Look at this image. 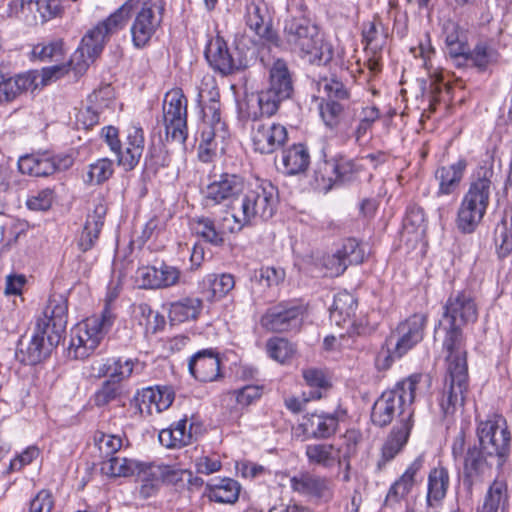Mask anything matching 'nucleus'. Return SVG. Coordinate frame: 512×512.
<instances>
[{
    "instance_id": "c03bdc74",
    "label": "nucleus",
    "mask_w": 512,
    "mask_h": 512,
    "mask_svg": "<svg viewBox=\"0 0 512 512\" xmlns=\"http://www.w3.org/2000/svg\"><path fill=\"white\" fill-rule=\"evenodd\" d=\"M498 51L486 43H479L473 51L469 52L467 61L480 70H485L488 66L495 64L499 60Z\"/></svg>"
},
{
    "instance_id": "774afa93",
    "label": "nucleus",
    "mask_w": 512,
    "mask_h": 512,
    "mask_svg": "<svg viewBox=\"0 0 512 512\" xmlns=\"http://www.w3.org/2000/svg\"><path fill=\"white\" fill-rule=\"evenodd\" d=\"M120 394V386L116 381H106L96 392L94 401L97 406H104L115 400Z\"/></svg>"
},
{
    "instance_id": "b1692460",
    "label": "nucleus",
    "mask_w": 512,
    "mask_h": 512,
    "mask_svg": "<svg viewBox=\"0 0 512 512\" xmlns=\"http://www.w3.org/2000/svg\"><path fill=\"white\" fill-rule=\"evenodd\" d=\"M423 467V458L417 457L404 473L391 485L385 498L387 506L400 503L412 490L416 476Z\"/></svg>"
},
{
    "instance_id": "c9c22d12",
    "label": "nucleus",
    "mask_w": 512,
    "mask_h": 512,
    "mask_svg": "<svg viewBox=\"0 0 512 512\" xmlns=\"http://www.w3.org/2000/svg\"><path fill=\"white\" fill-rule=\"evenodd\" d=\"M191 425L187 419L179 420L168 429L159 433L160 443L167 448H180L192 442Z\"/></svg>"
},
{
    "instance_id": "69168bd1",
    "label": "nucleus",
    "mask_w": 512,
    "mask_h": 512,
    "mask_svg": "<svg viewBox=\"0 0 512 512\" xmlns=\"http://www.w3.org/2000/svg\"><path fill=\"white\" fill-rule=\"evenodd\" d=\"M157 269L159 289L169 288L179 283L181 271L177 267L162 263Z\"/></svg>"
},
{
    "instance_id": "c756f323",
    "label": "nucleus",
    "mask_w": 512,
    "mask_h": 512,
    "mask_svg": "<svg viewBox=\"0 0 512 512\" xmlns=\"http://www.w3.org/2000/svg\"><path fill=\"white\" fill-rule=\"evenodd\" d=\"M414 422H401L396 424L385 440L381 452L383 463L389 462L406 445Z\"/></svg>"
},
{
    "instance_id": "6e6d98bb",
    "label": "nucleus",
    "mask_w": 512,
    "mask_h": 512,
    "mask_svg": "<svg viewBox=\"0 0 512 512\" xmlns=\"http://www.w3.org/2000/svg\"><path fill=\"white\" fill-rule=\"evenodd\" d=\"M343 106L336 101H325L319 105L320 116L325 125L334 129L340 123V119L343 113Z\"/></svg>"
},
{
    "instance_id": "f03ea898",
    "label": "nucleus",
    "mask_w": 512,
    "mask_h": 512,
    "mask_svg": "<svg viewBox=\"0 0 512 512\" xmlns=\"http://www.w3.org/2000/svg\"><path fill=\"white\" fill-rule=\"evenodd\" d=\"M66 324V299L61 295L51 296L43 315L37 319L31 339L28 342H19L17 359L27 365L41 362L61 342Z\"/></svg>"
},
{
    "instance_id": "bb28decb",
    "label": "nucleus",
    "mask_w": 512,
    "mask_h": 512,
    "mask_svg": "<svg viewBox=\"0 0 512 512\" xmlns=\"http://www.w3.org/2000/svg\"><path fill=\"white\" fill-rule=\"evenodd\" d=\"M450 485V475L447 468L437 466L430 470L427 480L426 503L430 508L442 505Z\"/></svg>"
},
{
    "instance_id": "de8ad7c7",
    "label": "nucleus",
    "mask_w": 512,
    "mask_h": 512,
    "mask_svg": "<svg viewBox=\"0 0 512 512\" xmlns=\"http://www.w3.org/2000/svg\"><path fill=\"white\" fill-rule=\"evenodd\" d=\"M134 317L138 324L143 327L145 334L156 332L163 324V319L146 303H141L135 307Z\"/></svg>"
},
{
    "instance_id": "e2e57ef3",
    "label": "nucleus",
    "mask_w": 512,
    "mask_h": 512,
    "mask_svg": "<svg viewBox=\"0 0 512 512\" xmlns=\"http://www.w3.org/2000/svg\"><path fill=\"white\" fill-rule=\"evenodd\" d=\"M322 264L326 270V274L331 277L340 276L348 267L338 250L325 255L322 259Z\"/></svg>"
},
{
    "instance_id": "dca6fc26",
    "label": "nucleus",
    "mask_w": 512,
    "mask_h": 512,
    "mask_svg": "<svg viewBox=\"0 0 512 512\" xmlns=\"http://www.w3.org/2000/svg\"><path fill=\"white\" fill-rule=\"evenodd\" d=\"M121 19V16L112 13L87 31L81 40V45L86 49L89 59L94 60L103 50L110 35L121 29Z\"/></svg>"
},
{
    "instance_id": "2f4dec72",
    "label": "nucleus",
    "mask_w": 512,
    "mask_h": 512,
    "mask_svg": "<svg viewBox=\"0 0 512 512\" xmlns=\"http://www.w3.org/2000/svg\"><path fill=\"white\" fill-rule=\"evenodd\" d=\"M271 91L288 99L293 93V82L287 63L283 59L273 62L269 70V87Z\"/></svg>"
},
{
    "instance_id": "79ce46f5",
    "label": "nucleus",
    "mask_w": 512,
    "mask_h": 512,
    "mask_svg": "<svg viewBox=\"0 0 512 512\" xmlns=\"http://www.w3.org/2000/svg\"><path fill=\"white\" fill-rule=\"evenodd\" d=\"M201 140L199 144V156L203 161H207V154L217 148L218 142L223 143L228 137L227 128H222V132L216 131V126L203 123L201 131Z\"/></svg>"
},
{
    "instance_id": "ea45409f",
    "label": "nucleus",
    "mask_w": 512,
    "mask_h": 512,
    "mask_svg": "<svg viewBox=\"0 0 512 512\" xmlns=\"http://www.w3.org/2000/svg\"><path fill=\"white\" fill-rule=\"evenodd\" d=\"M140 463L133 459L120 456H111L102 463V471L111 477H129L136 474Z\"/></svg>"
},
{
    "instance_id": "6e6552de",
    "label": "nucleus",
    "mask_w": 512,
    "mask_h": 512,
    "mask_svg": "<svg viewBox=\"0 0 512 512\" xmlns=\"http://www.w3.org/2000/svg\"><path fill=\"white\" fill-rule=\"evenodd\" d=\"M114 318L111 309L106 306L101 315L88 317L77 324L71 333L69 353L79 359L88 357L109 331Z\"/></svg>"
},
{
    "instance_id": "5701e85b",
    "label": "nucleus",
    "mask_w": 512,
    "mask_h": 512,
    "mask_svg": "<svg viewBox=\"0 0 512 512\" xmlns=\"http://www.w3.org/2000/svg\"><path fill=\"white\" fill-rule=\"evenodd\" d=\"M190 373L199 381L211 382L220 377V358L213 350L196 353L189 361Z\"/></svg>"
},
{
    "instance_id": "ddd939ff",
    "label": "nucleus",
    "mask_w": 512,
    "mask_h": 512,
    "mask_svg": "<svg viewBox=\"0 0 512 512\" xmlns=\"http://www.w3.org/2000/svg\"><path fill=\"white\" fill-rule=\"evenodd\" d=\"M250 139L256 153L272 154L285 145L288 132L284 125L277 122L255 121L251 127Z\"/></svg>"
},
{
    "instance_id": "09e8293b",
    "label": "nucleus",
    "mask_w": 512,
    "mask_h": 512,
    "mask_svg": "<svg viewBox=\"0 0 512 512\" xmlns=\"http://www.w3.org/2000/svg\"><path fill=\"white\" fill-rule=\"evenodd\" d=\"M269 356L277 362L286 363L295 354L296 348L287 339L274 337L266 344Z\"/></svg>"
},
{
    "instance_id": "a211bd4d",
    "label": "nucleus",
    "mask_w": 512,
    "mask_h": 512,
    "mask_svg": "<svg viewBox=\"0 0 512 512\" xmlns=\"http://www.w3.org/2000/svg\"><path fill=\"white\" fill-rule=\"evenodd\" d=\"M290 487L294 492L315 498L328 499L332 496L330 481L320 475L310 472H300L290 479Z\"/></svg>"
},
{
    "instance_id": "338daca9",
    "label": "nucleus",
    "mask_w": 512,
    "mask_h": 512,
    "mask_svg": "<svg viewBox=\"0 0 512 512\" xmlns=\"http://www.w3.org/2000/svg\"><path fill=\"white\" fill-rule=\"evenodd\" d=\"M302 374L307 385H309L312 388H320L327 390L331 386L330 378L321 369H304Z\"/></svg>"
},
{
    "instance_id": "4468645a",
    "label": "nucleus",
    "mask_w": 512,
    "mask_h": 512,
    "mask_svg": "<svg viewBox=\"0 0 512 512\" xmlns=\"http://www.w3.org/2000/svg\"><path fill=\"white\" fill-rule=\"evenodd\" d=\"M244 186L245 182L240 176L224 173L207 185L204 196L206 205L225 204L231 215V206L239 201Z\"/></svg>"
},
{
    "instance_id": "13d9d810",
    "label": "nucleus",
    "mask_w": 512,
    "mask_h": 512,
    "mask_svg": "<svg viewBox=\"0 0 512 512\" xmlns=\"http://www.w3.org/2000/svg\"><path fill=\"white\" fill-rule=\"evenodd\" d=\"M158 476L162 477L163 483L177 485L180 482H191L192 472L177 468L176 466L162 464V470L156 469Z\"/></svg>"
},
{
    "instance_id": "f257e3e1",
    "label": "nucleus",
    "mask_w": 512,
    "mask_h": 512,
    "mask_svg": "<svg viewBox=\"0 0 512 512\" xmlns=\"http://www.w3.org/2000/svg\"><path fill=\"white\" fill-rule=\"evenodd\" d=\"M444 310L450 325L442 344L446 376L440 406L445 414H450L457 405H463L469 386L467 351L460 326L477 321L478 307L471 292L457 291L449 296Z\"/></svg>"
},
{
    "instance_id": "680f3d73",
    "label": "nucleus",
    "mask_w": 512,
    "mask_h": 512,
    "mask_svg": "<svg viewBox=\"0 0 512 512\" xmlns=\"http://www.w3.org/2000/svg\"><path fill=\"white\" fill-rule=\"evenodd\" d=\"M285 272L281 268L262 267L255 273L256 281L264 287L277 286L284 280Z\"/></svg>"
},
{
    "instance_id": "e433bc0d",
    "label": "nucleus",
    "mask_w": 512,
    "mask_h": 512,
    "mask_svg": "<svg viewBox=\"0 0 512 512\" xmlns=\"http://www.w3.org/2000/svg\"><path fill=\"white\" fill-rule=\"evenodd\" d=\"M103 91L94 92L88 97V104L82 107L76 116L77 124L88 129L99 122L100 114L108 107L103 99Z\"/></svg>"
},
{
    "instance_id": "052dcab7",
    "label": "nucleus",
    "mask_w": 512,
    "mask_h": 512,
    "mask_svg": "<svg viewBox=\"0 0 512 512\" xmlns=\"http://www.w3.org/2000/svg\"><path fill=\"white\" fill-rule=\"evenodd\" d=\"M33 53L41 60H59L64 53V42L57 39L48 44H39L34 47Z\"/></svg>"
},
{
    "instance_id": "3c124183",
    "label": "nucleus",
    "mask_w": 512,
    "mask_h": 512,
    "mask_svg": "<svg viewBox=\"0 0 512 512\" xmlns=\"http://www.w3.org/2000/svg\"><path fill=\"white\" fill-rule=\"evenodd\" d=\"M337 250L348 266L361 264L366 257L364 245L354 238L346 239Z\"/></svg>"
},
{
    "instance_id": "cd10ccee",
    "label": "nucleus",
    "mask_w": 512,
    "mask_h": 512,
    "mask_svg": "<svg viewBox=\"0 0 512 512\" xmlns=\"http://www.w3.org/2000/svg\"><path fill=\"white\" fill-rule=\"evenodd\" d=\"M356 298L347 291L335 295L330 309V319L338 326H352L355 322L357 310Z\"/></svg>"
},
{
    "instance_id": "4c0bfd02",
    "label": "nucleus",
    "mask_w": 512,
    "mask_h": 512,
    "mask_svg": "<svg viewBox=\"0 0 512 512\" xmlns=\"http://www.w3.org/2000/svg\"><path fill=\"white\" fill-rule=\"evenodd\" d=\"M309 161V153L303 145H292L282 153L283 172L288 175L302 173L307 169Z\"/></svg>"
},
{
    "instance_id": "0eeeda50",
    "label": "nucleus",
    "mask_w": 512,
    "mask_h": 512,
    "mask_svg": "<svg viewBox=\"0 0 512 512\" xmlns=\"http://www.w3.org/2000/svg\"><path fill=\"white\" fill-rule=\"evenodd\" d=\"M132 12H135L130 29L132 41L135 47L142 48L161 25L164 3L163 0H127L113 13L121 16V29Z\"/></svg>"
},
{
    "instance_id": "a19ab883",
    "label": "nucleus",
    "mask_w": 512,
    "mask_h": 512,
    "mask_svg": "<svg viewBox=\"0 0 512 512\" xmlns=\"http://www.w3.org/2000/svg\"><path fill=\"white\" fill-rule=\"evenodd\" d=\"M494 245L500 258L512 253V215L502 218L494 229Z\"/></svg>"
},
{
    "instance_id": "2eb2a0df",
    "label": "nucleus",
    "mask_w": 512,
    "mask_h": 512,
    "mask_svg": "<svg viewBox=\"0 0 512 512\" xmlns=\"http://www.w3.org/2000/svg\"><path fill=\"white\" fill-rule=\"evenodd\" d=\"M244 20L247 27L261 39L270 43L278 40L272 28V16L268 4L263 0H251L246 4Z\"/></svg>"
},
{
    "instance_id": "f3484780",
    "label": "nucleus",
    "mask_w": 512,
    "mask_h": 512,
    "mask_svg": "<svg viewBox=\"0 0 512 512\" xmlns=\"http://www.w3.org/2000/svg\"><path fill=\"white\" fill-rule=\"evenodd\" d=\"M305 455L308 463L324 469L342 467V462L350 458L349 447L344 450L342 446L331 443H314L306 446Z\"/></svg>"
},
{
    "instance_id": "423d86ee",
    "label": "nucleus",
    "mask_w": 512,
    "mask_h": 512,
    "mask_svg": "<svg viewBox=\"0 0 512 512\" xmlns=\"http://www.w3.org/2000/svg\"><path fill=\"white\" fill-rule=\"evenodd\" d=\"M420 375H412L400 381L392 390L382 393L374 403L371 418L374 424L384 427L398 415L401 422H413L415 391Z\"/></svg>"
},
{
    "instance_id": "6ab92c4d",
    "label": "nucleus",
    "mask_w": 512,
    "mask_h": 512,
    "mask_svg": "<svg viewBox=\"0 0 512 512\" xmlns=\"http://www.w3.org/2000/svg\"><path fill=\"white\" fill-rule=\"evenodd\" d=\"M199 102L205 103L203 107V123L216 126V131L222 132V128H227L221 119V109L219 103V91L215 86L213 79L209 82L204 78L198 92Z\"/></svg>"
},
{
    "instance_id": "0e129e2a",
    "label": "nucleus",
    "mask_w": 512,
    "mask_h": 512,
    "mask_svg": "<svg viewBox=\"0 0 512 512\" xmlns=\"http://www.w3.org/2000/svg\"><path fill=\"white\" fill-rule=\"evenodd\" d=\"M53 200V190L46 188L30 196L26 201V205L30 210L46 211L51 207Z\"/></svg>"
},
{
    "instance_id": "a18cd8bd",
    "label": "nucleus",
    "mask_w": 512,
    "mask_h": 512,
    "mask_svg": "<svg viewBox=\"0 0 512 512\" xmlns=\"http://www.w3.org/2000/svg\"><path fill=\"white\" fill-rule=\"evenodd\" d=\"M326 166L334 174L335 182L350 181L359 171V166L353 160L345 157L327 161Z\"/></svg>"
},
{
    "instance_id": "1a4fd4ad",
    "label": "nucleus",
    "mask_w": 512,
    "mask_h": 512,
    "mask_svg": "<svg viewBox=\"0 0 512 512\" xmlns=\"http://www.w3.org/2000/svg\"><path fill=\"white\" fill-rule=\"evenodd\" d=\"M476 433L481 452L502 466L510 452L511 442L506 420L501 415L490 416L478 423Z\"/></svg>"
},
{
    "instance_id": "49530a36",
    "label": "nucleus",
    "mask_w": 512,
    "mask_h": 512,
    "mask_svg": "<svg viewBox=\"0 0 512 512\" xmlns=\"http://www.w3.org/2000/svg\"><path fill=\"white\" fill-rule=\"evenodd\" d=\"M425 216L420 207H410L407 210L403 220V237L413 235L415 240H419L425 231Z\"/></svg>"
},
{
    "instance_id": "412c9836",
    "label": "nucleus",
    "mask_w": 512,
    "mask_h": 512,
    "mask_svg": "<svg viewBox=\"0 0 512 512\" xmlns=\"http://www.w3.org/2000/svg\"><path fill=\"white\" fill-rule=\"evenodd\" d=\"M344 415V410H336L334 413L308 414L304 417L302 426L304 431L314 438H329L337 431L339 420Z\"/></svg>"
},
{
    "instance_id": "4be33fe9",
    "label": "nucleus",
    "mask_w": 512,
    "mask_h": 512,
    "mask_svg": "<svg viewBox=\"0 0 512 512\" xmlns=\"http://www.w3.org/2000/svg\"><path fill=\"white\" fill-rule=\"evenodd\" d=\"M107 213V206L103 199H98L94 204V209L87 215L86 222L78 239V247L86 252L95 245L104 225V219Z\"/></svg>"
},
{
    "instance_id": "473e14b6",
    "label": "nucleus",
    "mask_w": 512,
    "mask_h": 512,
    "mask_svg": "<svg viewBox=\"0 0 512 512\" xmlns=\"http://www.w3.org/2000/svg\"><path fill=\"white\" fill-rule=\"evenodd\" d=\"M509 502L508 487L504 479H495L489 486L478 512H504Z\"/></svg>"
},
{
    "instance_id": "5fc2aeb1",
    "label": "nucleus",
    "mask_w": 512,
    "mask_h": 512,
    "mask_svg": "<svg viewBox=\"0 0 512 512\" xmlns=\"http://www.w3.org/2000/svg\"><path fill=\"white\" fill-rule=\"evenodd\" d=\"M68 72L67 65H54L51 67L43 68L41 71H29L27 74L34 75L33 90L38 88L39 85L46 86L51 82L59 79Z\"/></svg>"
},
{
    "instance_id": "9d476101",
    "label": "nucleus",
    "mask_w": 512,
    "mask_h": 512,
    "mask_svg": "<svg viewBox=\"0 0 512 512\" xmlns=\"http://www.w3.org/2000/svg\"><path fill=\"white\" fill-rule=\"evenodd\" d=\"M427 317L424 314H414L401 322L392 337H396L393 352H379L376 365L379 369H388L394 358H400L422 341Z\"/></svg>"
},
{
    "instance_id": "20e7f679",
    "label": "nucleus",
    "mask_w": 512,
    "mask_h": 512,
    "mask_svg": "<svg viewBox=\"0 0 512 512\" xmlns=\"http://www.w3.org/2000/svg\"><path fill=\"white\" fill-rule=\"evenodd\" d=\"M276 205L277 189L271 183L264 181L244 186L239 201L231 206L233 224H223L222 229L234 233L247 225L267 221L274 215Z\"/></svg>"
},
{
    "instance_id": "9b49d317",
    "label": "nucleus",
    "mask_w": 512,
    "mask_h": 512,
    "mask_svg": "<svg viewBox=\"0 0 512 512\" xmlns=\"http://www.w3.org/2000/svg\"><path fill=\"white\" fill-rule=\"evenodd\" d=\"M163 120L167 138L184 143L187 138V99L179 88L165 94Z\"/></svg>"
},
{
    "instance_id": "7ed1b4c3",
    "label": "nucleus",
    "mask_w": 512,
    "mask_h": 512,
    "mask_svg": "<svg viewBox=\"0 0 512 512\" xmlns=\"http://www.w3.org/2000/svg\"><path fill=\"white\" fill-rule=\"evenodd\" d=\"M284 42L289 50L313 64H327L334 56L333 46L321 34L318 24L305 16L285 20Z\"/></svg>"
},
{
    "instance_id": "7c9ffc66",
    "label": "nucleus",
    "mask_w": 512,
    "mask_h": 512,
    "mask_svg": "<svg viewBox=\"0 0 512 512\" xmlns=\"http://www.w3.org/2000/svg\"><path fill=\"white\" fill-rule=\"evenodd\" d=\"M35 74H19L16 77L5 78L2 74L0 80V103H10L22 93L33 90Z\"/></svg>"
},
{
    "instance_id": "bf43d9fd",
    "label": "nucleus",
    "mask_w": 512,
    "mask_h": 512,
    "mask_svg": "<svg viewBox=\"0 0 512 512\" xmlns=\"http://www.w3.org/2000/svg\"><path fill=\"white\" fill-rule=\"evenodd\" d=\"M196 232L207 242L218 246L223 243L222 233L216 230L210 218H201L197 221Z\"/></svg>"
},
{
    "instance_id": "8fccbe9b",
    "label": "nucleus",
    "mask_w": 512,
    "mask_h": 512,
    "mask_svg": "<svg viewBox=\"0 0 512 512\" xmlns=\"http://www.w3.org/2000/svg\"><path fill=\"white\" fill-rule=\"evenodd\" d=\"M113 171V162L110 159H98L88 166L85 182L90 185L101 184L112 176Z\"/></svg>"
},
{
    "instance_id": "f704fd0d",
    "label": "nucleus",
    "mask_w": 512,
    "mask_h": 512,
    "mask_svg": "<svg viewBox=\"0 0 512 512\" xmlns=\"http://www.w3.org/2000/svg\"><path fill=\"white\" fill-rule=\"evenodd\" d=\"M466 165V161L460 159L457 162L449 166H443L436 171V179L439 180V195H449L457 189L463 177Z\"/></svg>"
},
{
    "instance_id": "c85d7f7f",
    "label": "nucleus",
    "mask_w": 512,
    "mask_h": 512,
    "mask_svg": "<svg viewBox=\"0 0 512 512\" xmlns=\"http://www.w3.org/2000/svg\"><path fill=\"white\" fill-rule=\"evenodd\" d=\"M18 169L22 174L44 177L53 174L59 165L47 153L30 154L19 158Z\"/></svg>"
},
{
    "instance_id": "393cba45",
    "label": "nucleus",
    "mask_w": 512,
    "mask_h": 512,
    "mask_svg": "<svg viewBox=\"0 0 512 512\" xmlns=\"http://www.w3.org/2000/svg\"><path fill=\"white\" fill-rule=\"evenodd\" d=\"M301 310L298 307L278 305L270 308L261 318L263 327L276 332L287 331L300 322Z\"/></svg>"
},
{
    "instance_id": "603ef678",
    "label": "nucleus",
    "mask_w": 512,
    "mask_h": 512,
    "mask_svg": "<svg viewBox=\"0 0 512 512\" xmlns=\"http://www.w3.org/2000/svg\"><path fill=\"white\" fill-rule=\"evenodd\" d=\"M213 298L225 297L235 286L233 275L223 273L220 275H209L207 277Z\"/></svg>"
},
{
    "instance_id": "aec40b11",
    "label": "nucleus",
    "mask_w": 512,
    "mask_h": 512,
    "mask_svg": "<svg viewBox=\"0 0 512 512\" xmlns=\"http://www.w3.org/2000/svg\"><path fill=\"white\" fill-rule=\"evenodd\" d=\"M136 401L141 413H161L173 403L174 391L167 386L147 387L137 393Z\"/></svg>"
},
{
    "instance_id": "864d4df0",
    "label": "nucleus",
    "mask_w": 512,
    "mask_h": 512,
    "mask_svg": "<svg viewBox=\"0 0 512 512\" xmlns=\"http://www.w3.org/2000/svg\"><path fill=\"white\" fill-rule=\"evenodd\" d=\"M286 100L285 97H281L270 89H265L258 93L257 103L260 111V115L270 117L274 115L282 101Z\"/></svg>"
},
{
    "instance_id": "58836bf2",
    "label": "nucleus",
    "mask_w": 512,
    "mask_h": 512,
    "mask_svg": "<svg viewBox=\"0 0 512 512\" xmlns=\"http://www.w3.org/2000/svg\"><path fill=\"white\" fill-rule=\"evenodd\" d=\"M207 496L210 500L218 503H234L240 493V485L231 478H224L217 483L207 485Z\"/></svg>"
},
{
    "instance_id": "4d7b16f0",
    "label": "nucleus",
    "mask_w": 512,
    "mask_h": 512,
    "mask_svg": "<svg viewBox=\"0 0 512 512\" xmlns=\"http://www.w3.org/2000/svg\"><path fill=\"white\" fill-rule=\"evenodd\" d=\"M94 441L103 457H111L122 447V438L117 435L98 432Z\"/></svg>"
},
{
    "instance_id": "a878e982",
    "label": "nucleus",
    "mask_w": 512,
    "mask_h": 512,
    "mask_svg": "<svg viewBox=\"0 0 512 512\" xmlns=\"http://www.w3.org/2000/svg\"><path fill=\"white\" fill-rule=\"evenodd\" d=\"M489 458L480 449L468 450L463 468V484L468 490H472L474 485L481 483L490 471Z\"/></svg>"
},
{
    "instance_id": "72a5a7b5",
    "label": "nucleus",
    "mask_w": 512,
    "mask_h": 512,
    "mask_svg": "<svg viewBox=\"0 0 512 512\" xmlns=\"http://www.w3.org/2000/svg\"><path fill=\"white\" fill-rule=\"evenodd\" d=\"M203 309V302L198 297H186L170 304L169 319L172 323L196 320Z\"/></svg>"
},
{
    "instance_id": "39448f33",
    "label": "nucleus",
    "mask_w": 512,
    "mask_h": 512,
    "mask_svg": "<svg viewBox=\"0 0 512 512\" xmlns=\"http://www.w3.org/2000/svg\"><path fill=\"white\" fill-rule=\"evenodd\" d=\"M494 171L491 167L477 169L458 209L456 224L463 233H472L481 223L489 206Z\"/></svg>"
},
{
    "instance_id": "f8f14e48",
    "label": "nucleus",
    "mask_w": 512,
    "mask_h": 512,
    "mask_svg": "<svg viewBox=\"0 0 512 512\" xmlns=\"http://www.w3.org/2000/svg\"><path fill=\"white\" fill-rule=\"evenodd\" d=\"M235 49V53L229 51L225 40L217 36L207 44L205 57L211 67L223 75H229L247 66L244 48L237 45Z\"/></svg>"
},
{
    "instance_id": "37998d69",
    "label": "nucleus",
    "mask_w": 512,
    "mask_h": 512,
    "mask_svg": "<svg viewBox=\"0 0 512 512\" xmlns=\"http://www.w3.org/2000/svg\"><path fill=\"white\" fill-rule=\"evenodd\" d=\"M156 469L162 470V464H142L137 470L136 475L142 482L141 492L150 496L163 483L162 477L158 476Z\"/></svg>"
}]
</instances>
